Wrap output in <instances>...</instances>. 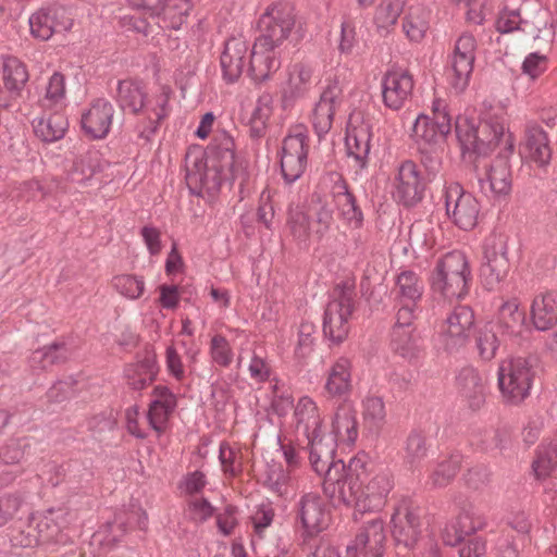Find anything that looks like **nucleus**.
<instances>
[{
  "label": "nucleus",
  "instance_id": "1",
  "mask_svg": "<svg viewBox=\"0 0 557 557\" xmlns=\"http://www.w3.org/2000/svg\"><path fill=\"white\" fill-rule=\"evenodd\" d=\"M455 129L463 159L469 163L475 158L485 159L502 143L509 153L513 151V140L510 134H505V124L500 117L486 114L476 123L472 119L459 116Z\"/></svg>",
  "mask_w": 557,
  "mask_h": 557
},
{
  "label": "nucleus",
  "instance_id": "2",
  "mask_svg": "<svg viewBox=\"0 0 557 557\" xmlns=\"http://www.w3.org/2000/svg\"><path fill=\"white\" fill-rule=\"evenodd\" d=\"M367 475L364 456L354 457L347 466L337 460L324 474L323 492L334 504L354 506L359 510L362 484Z\"/></svg>",
  "mask_w": 557,
  "mask_h": 557
},
{
  "label": "nucleus",
  "instance_id": "3",
  "mask_svg": "<svg viewBox=\"0 0 557 557\" xmlns=\"http://www.w3.org/2000/svg\"><path fill=\"white\" fill-rule=\"evenodd\" d=\"M235 172V143L225 131L216 133L207 148V165L203 173L187 172L188 185L199 184L201 189L216 191L222 182Z\"/></svg>",
  "mask_w": 557,
  "mask_h": 557
},
{
  "label": "nucleus",
  "instance_id": "4",
  "mask_svg": "<svg viewBox=\"0 0 557 557\" xmlns=\"http://www.w3.org/2000/svg\"><path fill=\"white\" fill-rule=\"evenodd\" d=\"M471 271L466 255L454 250L436 261L430 283L434 293L453 300L469 293Z\"/></svg>",
  "mask_w": 557,
  "mask_h": 557
},
{
  "label": "nucleus",
  "instance_id": "5",
  "mask_svg": "<svg viewBox=\"0 0 557 557\" xmlns=\"http://www.w3.org/2000/svg\"><path fill=\"white\" fill-rule=\"evenodd\" d=\"M534 357H510L498 367V386L507 404L518 405L530 394L535 376Z\"/></svg>",
  "mask_w": 557,
  "mask_h": 557
},
{
  "label": "nucleus",
  "instance_id": "6",
  "mask_svg": "<svg viewBox=\"0 0 557 557\" xmlns=\"http://www.w3.org/2000/svg\"><path fill=\"white\" fill-rule=\"evenodd\" d=\"M354 310V289L337 286L329 301L323 318V334L334 344L342 343L349 332V318Z\"/></svg>",
  "mask_w": 557,
  "mask_h": 557
},
{
  "label": "nucleus",
  "instance_id": "7",
  "mask_svg": "<svg viewBox=\"0 0 557 557\" xmlns=\"http://www.w3.org/2000/svg\"><path fill=\"white\" fill-rule=\"evenodd\" d=\"M474 324V312L470 307H455L438 331V342L444 351L454 354L466 347L473 334Z\"/></svg>",
  "mask_w": 557,
  "mask_h": 557
},
{
  "label": "nucleus",
  "instance_id": "8",
  "mask_svg": "<svg viewBox=\"0 0 557 557\" xmlns=\"http://www.w3.org/2000/svg\"><path fill=\"white\" fill-rule=\"evenodd\" d=\"M445 210L457 227L471 231L478 224L481 206L478 199L466 191L459 183H449L444 189Z\"/></svg>",
  "mask_w": 557,
  "mask_h": 557
},
{
  "label": "nucleus",
  "instance_id": "9",
  "mask_svg": "<svg viewBox=\"0 0 557 557\" xmlns=\"http://www.w3.org/2000/svg\"><path fill=\"white\" fill-rule=\"evenodd\" d=\"M476 39L469 33H462L456 40L449 58L448 81L450 87L462 92L469 85L475 60Z\"/></svg>",
  "mask_w": 557,
  "mask_h": 557
},
{
  "label": "nucleus",
  "instance_id": "10",
  "mask_svg": "<svg viewBox=\"0 0 557 557\" xmlns=\"http://www.w3.org/2000/svg\"><path fill=\"white\" fill-rule=\"evenodd\" d=\"M294 25L295 15L288 4H272L258 21L260 35L256 40L278 48L289 36Z\"/></svg>",
  "mask_w": 557,
  "mask_h": 557
},
{
  "label": "nucleus",
  "instance_id": "11",
  "mask_svg": "<svg viewBox=\"0 0 557 557\" xmlns=\"http://www.w3.org/2000/svg\"><path fill=\"white\" fill-rule=\"evenodd\" d=\"M470 164L483 194L499 196L510 191L511 172L507 160L497 158L490 163L486 159L475 158Z\"/></svg>",
  "mask_w": 557,
  "mask_h": 557
},
{
  "label": "nucleus",
  "instance_id": "12",
  "mask_svg": "<svg viewBox=\"0 0 557 557\" xmlns=\"http://www.w3.org/2000/svg\"><path fill=\"white\" fill-rule=\"evenodd\" d=\"M309 137L300 127L283 140L281 152V171L286 183L296 182L308 164Z\"/></svg>",
  "mask_w": 557,
  "mask_h": 557
},
{
  "label": "nucleus",
  "instance_id": "13",
  "mask_svg": "<svg viewBox=\"0 0 557 557\" xmlns=\"http://www.w3.org/2000/svg\"><path fill=\"white\" fill-rule=\"evenodd\" d=\"M425 183L417 164L405 160L399 164L394 178L393 197L404 206L412 207L422 200Z\"/></svg>",
  "mask_w": 557,
  "mask_h": 557
},
{
  "label": "nucleus",
  "instance_id": "14",
  "mask_svg": "<svg viewBox=\"0 0 557 557\" xmlns=\"http://www.w3.org/2000/svg\"><path fill=\"white\" fill-rule=\"evenodd\" d=\"M342 102L343 89L338 79L329 81L311 115L312 127L319 138L331 131L335 112L342 106Z\"/></svg>",
  "mask_w": 557,
  "mask_h": 557
},
{
  "label": "nucleus",
  "instance_id": "15",
  "mask_svg": "<svg viewBox=\"0 0 557 557\" xmlns=\"http://www.w3.org/2000/svg\"><path fill=\"white\" fill-rule=\"evenodd\" d=\"M381 85L384 106L398 111L410 100L414 82L407 70L391 69L384 74Z\"/></svg>",
  "mask_w": 557,
  "mask_h": 557
},
{
  "label": "nucleus",
  "instance_id": "16",
  "mask_svg": "<svg viewBox=\"0 0 557 557\" xmlns=\"http://www.w3.org/2000/svg\"><path fill=\"white\" fill-rule=\"evenodd\" d=\"M507 255V244L500 238L485 245L481 276L486 288L493 289L508 275L510 263Z\"/></svg>",
  "mask_w": 557,
  "mask_h": 557
},
{
  "label": "nucleus",
  "instance_id": "17",
  "mask_svg": "<svg viewBox=\"0 0 557 557\" xmlns=\"http://www.w3.org/2000/svg\"><path fill=\"white\" fill-rule=\"evenodd\" d=\"M393 536L397 544L413 548L421 534L420 516L418 508H413L409 500H401L392 516Z\"/></svg>",
  "mask_w": 557,
  "mask_h": 557
},
{
  "label": "nucleus",
  "instance_id": "18",
  "mask_svg": "<svg viewBox=\"0 0 557 557\" xmlns=\"http://www.w3.org/2000/svg\"><path fill=\"white\" fill-rule=\"evenodd\" d=\"M384 524L372 519L359 530L352 544L347 546L349 557H382L385 542Z\"/></svg>",
  "mask_w": 557,
  "mask_h": 557
},
{
  "label": "nucleus",
  "instance_id": "19",
  "mask_svg": "<svg viewBox=\"0 0 557 557\" xmlns=\"http://www.w3.org/2000/svg\"><path fill=\"white\" fill-rule=\"evenodd\" d=\"M297 518L310 533L324 530L330 523V511L322 497L313 492L304 494L296 505Z\"/></svg>",
  "mask_w": 557,
  "mask_h": 557
},
{
  "label": "nucleus",
  "instance_id": "20",
  "mask_svg": "<svg viewBox=\"0 0 557 557\" xmlns=\"http://www.w3.org/2000/svg\"><path fill=\"white\" fill-rule=\"evenodd\" d=\"M114 108L104 98H98L90 103L86 112L82 114V128L91 139L104 138L111 128Z\"/></svg>",
  "mask_w": 557,
  "mask_h": 557
},
{
  "label": "nucleus",
  "instance_id": "21",
  "mask_svg": "<svg viewBox=\"0 0 557 557\" xmlns=\"http://www.w3.org/2000/svg\"><path fill=\"white\" fill-rule=\"evenodd\" d=\"M394 487V478L389 470L383 469L374 472L362 486L359 511L379 510Z\"/></svg>",
  "mask_w": 557,
  "mask_h": 557
},
{
  "label": "nucleus",
  "instance_id": "22",
  "mask_svg": "<svg viewBox=\"0 0 557 557\" xmlns=\"http://www.w3.org/2000/svg\"><path fill=\"white\" fill-rule=\"evenodd\" d=\"M332 177L331 195L339 218L354 228L361 227L363 213L357 205L355 196L349 191L346 181L339 174H333Z\"/></svg>",
  "mask_w": 557,
  "mask_h": 557
},
{
  "label": "nucleus",
  "instance_id": "23",
  "mask_svg": "<svg viewBox=\"0 0 557 557\" xmlns=\"http://www.w3.org/2000/svg\"><path fill=\"white\" fill-rule=\"evenodd\" d=\"M249 50L248 41L242 37H231L224 46L220 58L223 79L235 83L243 74L246 66V57Z\"/></svg>",
  "mask_w": 557,
  "mask_h": 557
},
{
  "label": "nucleus",
  "instance_id": "24",
  "mask_svg": "<svg viewBox=\"0 0 557 557\" xmlns=\"http://www.w3.org/2000/svg\"><path fill=\"white\" fill-rule=\"evenodd\" d=\"M65 517L66 512L61 508H50L32 517L40 545L49 546L67 542V536L63 533Z\"/></svg>",
  "mask_w": 557,
  "mask_h": 557
},
{
  "label": "nucleus",
  "instance_id": "25",
  "mask_svg": "<svg viewBox=\"0 0 557 557\" xmlns=\"http://www.w3.org/2000/svg\"><path fill=\"white\" fill-rule=\"evenodd\" d=\"M281 66L276 48L255 40L250 52L248 74L255 83H263Z\"/></svg>",
  "mask_w": 557,
  "mask_h": 557
},
{
  "label": "nucleus",
  "instance_id": "26",
  "mask_svg": "<svg viewBox=\"0 0 557 557\" xmlns=\"http://www.w3.org/2000/svg\"><path fill=\"white\" fill-rule=\"evenodd\" d=\"M309 448V459L312 469L322 474L333 467L337 460H334L337 441L332 435L322 434V429L314 434L306 436Z\"/></svg>",
  "mask_w": 557,
  "mask_h": 557
},
{
  "label": "nucleus",
  "instance_id": "27",
  "mask_svg": "<svg viewBox=\"0 0 557 557\" xmlns=\"http://www.w3.org/2000/svg\"><path fill=\"white\" fill-rule=\"evenodd\" d=\"M28 79L27 67L21 60L12 55L2 57V82L10 100L22 96Z\"/></svg>",
  "mask_w": 557,
  "mask_h": 557
},
{
  "label": "nucleus",
  "instance_id": "28",
  "mask_svg": "<svg viewBox=\"0 0 557 557\" xmlns=\"http://www.w3.org/2000/svg\"><path fill=\"white\" fill-rule=\"evenodd\" d=\"M460 395L472 410H479L485 403V384L473 368H463L457 376Z\"/></svg>",
  "mask_w": 557,
  "mask_h": 557
},
{
  "label": "nucleus",
  "instance_id": "29",
  "mask_svg": "<svg viewBox=\"0 0 557 557\" xmlns=\"http://www.w3.org/2000/svg\"><path fill=\"white\" fill-rule=\"evenodd\" d=\"M295 429L305 437L322 429L323 418L315 401L309 396H302L294 407Z\"/></svg>",
  "mask_w": 557,
  "mask_h": 557
},
{
  "label": "nucleus",
  "instance_id": "30",
  "mask_svg": "<svg viewBox=\"0 0 557 557\" xmlns=\"http://www.w3.org/2000/svg\"><path fill=\"white\" fill-rule=\"evenodd\" d=\"M531 318L536 330L547 331L557 324V294L545 292L532 301Z\"/></svg>",
  "mask_w": 557,
  "mask_h": 557
},
{
  "label": "nucleus",
  "instance_id": "31",
  "mask_svg": "<svg viewBox=\"0 0 557 557\" xmlns=\"http://www.w3.org/2000/svg\"><path fill=\"white\" fill-rule=\"evenodd\" d=\"M524 147L529 158L540 166L552 159V148L546 132L536 124H528L524 131Z\"/></svg>",
  "mask_w": 557,
  "mask_h": 557
},
{
  "label": "nucleus",
  "instance_id": "32",
  "mask_svg": "<svg viewBox=\"0 0 557 557\" xmlns=\"http://www.w3.org/2000/svg\"><path fill=\"white\" fill-rule=\"evenodd\" d=\"M371 133L368 125L355 126L347 129L345 146L347 154L352 158L358 169L368 165V158L371 149Z\"/></svg>",
  "mask_w": 557,
  "mask_h": 557
},
{
  "label": "nucleus",
  "instance_id": "33",
  "mask_svg": "<svg viewBox=\"0 0 557 557\" xmlns=\"http://www.w3.org/2000/svg\"><path fill=\"white\" fill-rule=\"evenodd\" d=\"M324 389L330 397H342L351 391V361L339 357L330 368Z\"/></svg>",
  "mask_w": 557,
  "mask_h": 557
},
{
  "label": "nucleus",
  "instance_id": "34",
  "mask_svg": "<svg viewBox=\"0 0 557 557\" xmlns=\"http://www.w3.org/2000/svg\"><path fill=\"white\" fill-rule=\"evenodd\" d=\"M389 345L395 355L409 361L419 358L423 350L421 337L414 329L393 327Z\"/></svg>",
  "mask_w": 557,
  "mask_h": 557
},
{
  "label": "nucleus",
  "instance_id": "35",
  "mask_svg": "<svg viewBox=\"0 0 557 557\" xmlns=\"http://www.w3.org/2000/svg\"><path fill=\"white\" fill-rule=\"evenodd\" d=\"M525 325V312L519 308L517 299H510L500 305L497 313V326L507 336L518 337Z\"/></svg>",
  "mask_w": 557,
  "mask_h": 557
},
{
  "label": "nucleus",
  "instance_id": "36",
  "mask_svg": "<svg viewBox=\"0 0 557 557\" xmlns=\"http://www.w3.org/2000/svg\"><path fill=\"white\" fill-rule=\"evenodd\" d=\"M333 437L337 442L354 444L358 437L357 413L350 406H343L337 409L332 421Z\"/></svg>",
  "mask_w": 557,
  "mask_h": 557
},
{
  "label": "nucleus",
  "instance_id": "37",
  "mask_svg": "<svg viewBox=\"0 0 557 557\" xmlns=\"http://www.w3.org/2000/svg\"><path fill=\"white\" fill-rule=\"evenodd\" d=\"M70 356L71 350L64 342H54L33 351L29 357V366L33 369L45 370L53 364L64 363Z\"/></svg>",
  "mask_w": 557,
  "mask_h": 557
},
{
  "label": "nucleus",
  "instance_id": "38",
  "mask_svg": "<svg viewBox=\"0 0 557 557\" xmlns=\"http://www.w3.org/2000/svg\"><path fill=\"white\" fill-rule=\"evenodd\" d=\"M429 445L426 437L418 431H411L403 445V462L411 471L419 469L426 458Z\"/></svg>",
  "mask_w": 557,
  "mask_h": 557
},
{
  "label": "nucleus",
  "instance_id": "39",
  "mask_svg": "<svg viewBox=\"0 0 557 557\" xmlns=\"http://www.w3.org/2000/svg\"><path fill=\"white\" fill-rule=\"evenodd\" d=\"M35 135L45 143H54L64 137L69 122L67 119L54 112L47 117H40L33 122Z\"/></svg>",
  "mask_w": 557,
  "mask_h": 557
},
{
  "label": "nucleus",
  "instance_id": "40",
  "mask_svg": "<svg viewBox=\"0 0 557 557\" xmlns=\"http://www.w3.org/2000/svg\"><path fill=\"white\" fill-rule=\"evenodd\" d=\"M154 394L157 399L150 406L148 419L156 431L162 432L169 412L175 407V397L165 386H157Z\"/></svg>",
  "mask_w": 557,
  "mask_h": 557
},
{
  "label": "nucleus",
  "instance_id": "41",
  "mask_svg": "<svg viewBox=\"0 0 557 557\" xmlns=\"http://www.w3.org/2000/svg\"><path fill=\"white\" fill-rule=\"evenodd\" d=\"M396 299L398 302L418 304L421 300L424 286L419 275L411 271H401L396 280Z\"/></svg>",
  "mask_w": 557,
  "mask_h": 557
},
{
  "label": "nucleus",
  "instance_id": "42",
  "mask_svg": "<svg viewBox=\"0 0 557 557\" xmlns=\"http://www.w3.org/2000/svg\"><path fill=\"white\" fill-rule=\"evenodd\" d=\"M412 137L418 148H437L446 138L431 122L430 116L421 114L416 119L412 126Z\"/></svg>",
  "mask_w": 557,
  "mask_h": 557
},
{
  "label": "nucleus",
  "instance_id": "43",
  "mask_svg": "<svg viewBox=\"0 0 557 557\" xmlns=\"http://www.w3.org/2000/svg\"><path fill=\"white\" fill-rule=\"evenodd\" d=\"M116 101L123 111L129 110L132 113H137L144 108L145 92L137 83L120 81Z\"/></svg>",
  "mask_w": 557,
  "mask_h": 557
},
{
  "label": "nucleus",
  "instance_id": "44",
  "mask_svg": "<svg viewBox=\"0 0 557 557\" xmlns=\"http://www.w3.org/2000/svg\"><path fill=\"white\" fill-rule=\"evenodd\" d=\"M407 0H382L375 9L374 24L377 30H388L404 11Z\"/></svg>",
  "mask_w": 557,
  "mask_h": 557
},
{
  "label": "nucleus",
  "instance_id": "45",
  "mask_svg": "<svg viewBox=\"0 0 557 557\" xmlns=\"http://www.w3.org/2000/svg\"><path fill=\"white\" fill-rule=\"evenodd\" d=\"M156 362L152 358H145L127 370L128 385L134 391H141L156 379Z\"/></svg>",
  "mask_w": 557,
  "mask_h": 557
},
{
  "label": "nucleus",
  "instance_id": "46",
  "mask_svg": "<svg viewBox=\"0 0 557 557\" xmlns=\"http://www.w3.org/2000/svg\"><path fill=\"white\" fill-rule=\"evenodd\" d=\"M310 225V216L307 213L298 208L289 210L286 226L290 236L299 246H308L311 235Z\"/></svg>",
  "mask_w": 557,
  "mask_h": 557
},
{
  "label": "nucleus",
  "instance_id": "47",
  "mask_svg": "<svg viewBox=\"0 0 557 557\" xmlns=\"http://www.w3.org/2000/svg\"><path fill=\"white\" fill-rule=\"evenodd\" d=\"M428 13L422 7H410L404 17L403 29L412 41H420L428 29Z\"/></svg>",
  "mask_w": 557,
  "mask_h": 557
},
{
  "label": "nucleus",
  "instance_id": "48",
  "mask_svg": "<svg viewBox=\"0 0 557 557\" xmlns=\"http://www.w3.org/2000/svg\"><path fill=\"white\" fill-rule=\"evenodd\" d=\"M508 438V432L499 428L478 429L472 433L471 444L482 450L503 448Z\"/></svg>",
  "mask_w": 557,
  "mask_h": 557
},
{
  "label": "nucleus",
  "instance_id": "49",
  "mask_svg": "<svg viewBox=\"0 0 557 557\" xmlns=\"http://www.w3.org/2000/svg\"><path fill=\"white\" fill-rule=\"evenodd\" d=\"M362 416L370 429H380L386 417L382 397L369 395L362 400Z\"/></svg>",
  "mask_w": 557,
  "mask_h": 557
},
{
  "label": "nucleus",
  "instance_id": "50",
  "mask_svg": "<svg viewBox=\"0 0 557 557\" xmlns=\"http://www.w3.org/2000/svg\"><path fill=\"white\" fill-rule=\"evenodd\" d=\"M460 469V456L451 455L449 458L437 463L430 479L434 487L448 485Z\"/></svg>",
  "mask_w": 557,
  "mask_h": 557
},
{
  "label": "nucleus",
  "instance_id": "51",
  "mask_svg": "<svg viewBox=\"0 0 557 557\" xmlns=\"http://www.w3.org/2000/svg\"><path fill=\"white\" fill-rule=\"evenodd\" d=\"M312 77V69L305 64H295L287 83V89L285 92L289 94L290 97L302 96L310 84Z\"/></svg>",
  "mask_w": 557,
  "mask_h": 557
},
{
  "label": "nucleus",
  "instance_id": "52",
  "mask_svg": "<svg viewBox=\"0 0 557 557\" xmlns=\"http://www.w3.org/2000/svg\"><path fill=\"white\" fill-rule=\"evenodd\" d=\"M114 289L129 299H138L145 289V282L141 277L132 274L116 275L112 280Z\"/></svg>",
  "mask_w": 557,
  "mask_h": 557
},
{
  "label": "nucleus",
  "instance_id": "53",
  "mask_svg": "<svg viewBox=\"0 0 557 557\" xmlns=\"http://www.w3.org/2000/svg\"><path fill=\"white\" fill-rule=\"evenodd\" d=\"M420 163L424 169L423 178L426 182L436 180L443 170L442 156L438 148H418Z\"/></svg>",
  "mask_w": 557,
  "mask_h": 557
},
{
  "label": "nucleus",
  "instance_id": "54",
  "mask_svg": "<svg viewBox=\"0 0 557 557\" xmlns=\"http://www.w3.org/2000/svg\"><path fill=\"white\" fill-rule=\"evenodd\" d=\"M219 459L224 473L235 476L243 470L242 454L228 443L222 442L219 449Z\"/></svg>",
  "mask_w": 557,
  "mask_h": 557
},
{
  "label": "nucleus",
  "instance_id": "55",
  "mask_svg": "<svg viewBox=\"0 0 557 557\" xmlns=\"http://www.w3.org/2000/svg\"><path fill=\"white\" fill-rule=\"evenodd\" d=\"M475 343L480 357L485 361L492 360L499 348V339L490 326L480 330Z\"/></svg>",
  "mask_w": 557,
  "mask_h": 557
},
{
  "label": "nucleus",
  "instance_id": "56",
  "mask_svg": "<svg viewBox=\"0 0 557 557\" xmlns=\"http://www.w3.org/2000/svg\"><path fill=\"white\" fill-rule=\"evenodd\" d=\"M271 108L267 103L258 102L248 121L249 135L253 139L264 136L267 122L271 115Z\"/></svg>",
  "mask_w": 557,
  "mask_h": 557
},
{
  "label": "nucleus",
  "instance_id": "57",
  "mask_svg": "<svg viewBox=\"0 0 557 557\" xmlns=\"http://www.w3.org/2000/svg\"><path fill=\"white\" fill-rule=\"evenodd\" d=\"M49 18L51 17L48 16L45 8L38 10L29 17L30 34L35 38L46 41L55 34Z\"/></svg>",
  "mask_w": 557,
  "mask_h": 557
},
{
  "label": "nucleus",
  "instance_id": "58",
  "mask_svg": "<svg viewBox=\"0 0 557 557\" xmlns=\"http://www.w3.org/2000/svg\"><path fill=\"white\" fill-rule=\"evenodd\" d=\"M25 503L24 496L18 493H7L0 496V527L11 521Z\"/></svg>",
  "mask_w": 557,
  "mask_h": 557
},
{
  "label": "nucleus",
  "instance_id": "59",
  "mask_svg": "<svg viewBox=\"0 0 557 557\" xmlns=\"http://www.w3.org/2000/svg\"><path fill=\"white\" fill-rule=\"evenodd\" d=\"M210 356L220 367H228L233 362V350L228 341L222 335H214L210 343Z\"/></svg>",
  "mask_w": 557,
  "mask_h": 557
},
{
  "label": "nucleus",
  "instance_id": "60",
  "mask_svg": "<svg viewBox=\"0 0 557 557\" xmlns=\"http://www.w3.org/2000/svg\"><path fill=\"white\" fill-rule=\"evenodd\" d=\"M528 22L523 21L520 16L519 10L504 9L500 11L495 26L502 34H509L515 30H525Z\"/></svg>",
  "mask_w": 557,
  "mask_h": 557
},
{
  "label": "nucleus",
  "instance_id": "61",
  "mask_svg": "<svg viewBox=\"0 0 557 557\" xmlns=\"http://www.w3.org/2000/svg\"><path fill=\"white\" fill-rule=\"evenodd\" d=\"M214 513V507L207 498H191L187 503V518L195 523H203Z\"/></svg>",
  "mask_w": 557,
  "mask_h": 557
},
{
  "label": "nucleus",
  "instance_id": "62",
  "mask_svg": "<svg viewBox=\"0 0 557 557\" xmlns=\"http://www.w3.org/2000/svg\"><path fill=\"white\" fill-rule=\"evenodd\" d=\"M65 96V79L64 76L54 72L49 78L46 94L41 100L42 107H51L59 103Z\"/></svg>",
  "mask_w": 557,
  "mask_h": 557
},
{
  "label": "nucleus",
  "instance_id": "63",
  "mask_svg": "<svg viewBox=\"0 0 557 557\" xmlns=\"http://www.w3.org/2000/svg\"><path fill=\"white\" fill-rule=\"evenodd\" d=\"M453 521L459 530V533L463 534L465 537L486 527V519L484 516L470 511L461 512Z\"/></svg>",
  "mask_w": 557,
  "mask_h": 557
},
{
  "label": "nucleus",
  "instance_id": "64",
  "mask_svg": "<svg viewBox=\"0 0 557 557\" xmlns=\"http://www.w3.org/2000/svg\"><path fill=\"white\" fill-rule=\"evenodd\" d=\"M290 478L282 467H271L267 471L264 484L274 493L284 496L288 493L287 487Z\"/></svg>",
  "mask_w": 557,
  "mask_h": 557
}]
</instances>
